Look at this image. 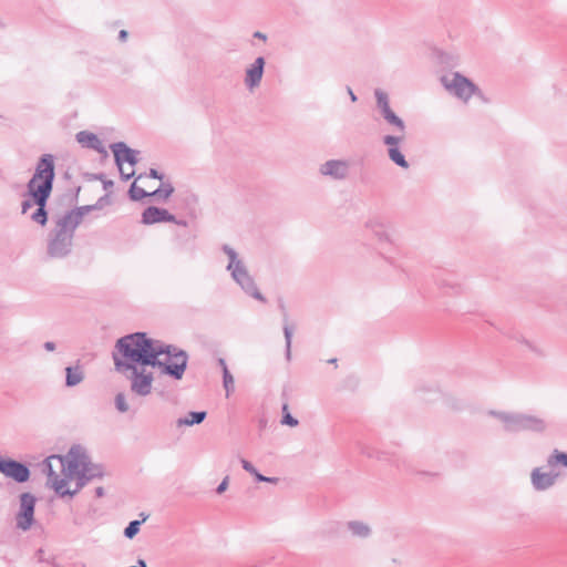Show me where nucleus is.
Here are the masks:
<instances>
[{"label":"nucleus","mask_w":567,"mask_h":567,"mask_svg":"<svg viewBox=\"0 0 567 567\" xmlns=\"http://www.w3.org/2000/svg\"><path fill=\"white\" fill-rule=\"evenodd\" d=\"M54 157L51 154H44L37 163L35 172L29 181L27 187L29 193L51 195L54 182Z\"/></svg>","instance_id":"obj_5"},{"label":"nucleus","mask_w":567,"mask_h":567,"mask_svg":"<svg viewBox=\"0 0 567 567\" xmlns=\"http://www.w3.org/2000/svg\"><path fill=\"white\" fill-rule=\"evenodd\" d=\"M128 195L132 200L137 202L145 197H150V192H146L144 188L138 187L136 185V182H134L128 189Z\"/></svg>","instance_id":"obj_28"},{"label":"nucleus","mask_w":567,"mask_h":567,"mask_svg":"<svg viewBox=\"0 0 567 567\" xmlns=\"http://www.w3.org/2000/svg\"><path fill=\"white\" fill-rule=\"evenodd\" d=\"M44 349L47 351H53L55 349V343L52 342V341H47L44 344H43Z\"/></svg>","instance_id":"obj_40"},{"label":"nucleus","mask_w":567,"mask_h":567,"mask_svg":"<svg viewBox=\"0 0 567 567\" xmlns=\"http://www.w3.org/2000/svg\"><path fill=\"white\" fill-rule=\"evenodd\" d=\"M76 142L81 144L83 147L89 150L96 151L104 156L107 155V152L102 143V141L94 133L87 131H80L75 135Z\"/></svg>","instance_id":"obj_17"},{"label":"nucleus","mask_w":567,"mask_h":567,"mask_svg":"<svg viewBox=\"0 0 567 567\" xmlns=\"http://www.w3.org/2000/svg\"><path fill=\"white\" fill-rule=\"evenodd\" d=\"M265 482L275 484V483L278 482V477H268V476H266V481Z\"/></svg>","instance_id":"obj_47"},{"label":"nucleus","mask_w":567,"mask_h":567,"mask_svg":"<svg viewBox=\"0 0 567 567\" xmlns=\"http://www.w3.org/2000/svg\"><path fill=\"white\" fill-rule=\"evenodd\" d=\"M206 412L205 411H193L189 412L187 416L179 417L176 421L177 426H192L195 424H200L206 419Z\"/></svg>","instance_id":"obj_25"},{"label":"nucleus","mask_w":567,"mask_h":567,"mask_svg":"<svg viewBox=\"0 0 567 567\" xmlns=\"http://www.w3.org/2000/svg\"><path fill=\"white\" fill-rule=\"evenodd\" d=\"M113 353L115 369L118 372L131 371V391L140 396L152 392L154 377L146 367L157 368L161 374L181 380L186 371L188 354L186 351L148 338L145 332H135L120 338Z\"/></svg>","instance_id":"obj_1"},{"label":"nucleus","mask_w":567,"mask_h":567,"mask_svg":"<svg viewBox=\"0 0 567 567\" xmlns=\"http://www.w3.org/2000/svg\"><path fill=\"white\" fill-rule=\"evenodd\" d=\"M265 58L258 56L246 69L244 83L249 91H254L256 87L260 85L265 71Z\"/></svg>","instance_id":"obj_14"},{"label":"nucleus","mask_w":567,"mask_h":567,"mask_svg":"<svg viewBox=\"0 0 567 567\" xmlns=\"http://www.w3.org/2000/svg\"><path fill=\"white\" fill-rule=\"evenodd\" d=\"M279 308H280V310L282 312V317H284V334H285V340H286V357L289 360L290 355H291V340H292L293 329L288 323V313H287L284 301L279 302Z\"/></svg>","instance_id":"obj_21"},{"label":"nucleus","mask_w":567,"mask_h":567,"mask_svg":"<svg viewBox=\"0 0 567 567\" xmlns=\"http://www.w3.org/2000/svg\"><path fill=\"white\" fill-rule=\"evenodd\" d=\"M92 207L93 206H91V205L78 207L75 209L68 212L60 218L63 219L65 223H68L71 227L76 229V227L82 221L84 215L87 214L89 212H91Z\"/></svg>","instance_id":"obj_20"},{"label":"nucleus","mask_w":567,"mask_h":567,"mask_svg":"<svg viewBox=\"0 0 567 567\" xmlns=\"http://www.w3.org/2000/svg\"><path fill=\"white\" fill-rule=\"evenodd\" d=\"M173 223L178 226H183V227H186L188 225V223L185 219H177L176 217H175V221H173Z\"/></svg>","instance_id":"obj_44"},{"label":"nucleus","mask_w":567,"mask_h":567,"mask_svg":"<svg viewBox=\"0 0 567 567\" xmlns=\"http://www.w3.org/2000/svg\"><path fill=\"white\" fill-rule=\"evenodd\" d=\"M347 527L353 537L368 538L371 535L370 526L361 520H350Z\"/></svg>","instance_id":"obj_22"},{"label":"nucleus","mask_w":567,"mask_h":567,"mask_svg":"<svg viewBox=\"0 0 567 567\" xmlns=\"http://www.w3.org/2000/svg\"><path fill=\"white\" fill-rule=\"evenodd\" d=\"M281 423L289 426H296L298 425V420L293 417L290 413H286L282 416Z\"/></svg>","instance_id":"obj_34"},{"label":"nucleus","mask_w":567,"mask_h":567,"mask_svg":"<svg viewBox=\"0 0 567 567\" xmlns=\"http://www.w3.org/2000/svg\"><path fill=\"white\" fill-rule=\"evenodd\" d=\"M127 35H128L127 31L121 30L118 33L120 41L124 42L127 39Z\"/></svg>","instance_id":"obj_43"},{"label":"nucleus","mask_w":567,"mask_h":567,"mask_svg":"<svg viewBox=\"0 0 567 567\" xmlns=\"http://www.w3.org/2000/svg\"><path fill=\"white\" fill-rule=\"evenodd\" d=\"M48 484L61 496L75 495L87 482L103 476V468L93 464L80 445L70 449L68 455H52L45 460Z\"/></svg>","instance_id":"obj_2"},{"label":"nucleus","mask_w":567,"mask_h":567,"mask_svg":"<svg viewBox=\"0 0 567 567\" xmlns=\"http://www.w3.org/2000/svg\"><path fill=\"white\" fill-rule=\"evenodd\" d=\"M218 364L220 365L223 372L225 371V368H227L226 361L223 358L218 359Z\"/></svg>","instance_id":"obj_46"},{"label":"nucleus","mask_w":567,"mask_h":567,"mask_svg":"<svg viewBox=\"0 0 567 567\" xmlns=\"http://www.w3.org/2000/svg\"><path fill=\"white\" fill-rule=\"evenodd\" d=\"M165 221H175V216L165 208L148 206L142 213L141 223L144 225H153Z\"/></svg>","instance_id":"obj_15"},{"label":"nucleus","mask_w":567,"mask_h":567,"mask_svg":"<svg viewBox=\"0 0 567 567\" xmlns=\"http://www.w3.org/2000/svg\"><path fill=\"white\" fill-rule=\"evenodd\" d=\"M143 177H151V178H155V179H159L161 182H163L164 179V175L161 174L157 169L155 168H151L148 174H140L136 179H142Z\"/></svg>","instance_id":"obj_33"},{"label":"nucleus","mask_w":567,"mask_h":567,"mask_svg":"<svg viewBox=\"0 0 567 567\" xmlns=\"http://www.w3.org/2000/svg\"><path fill=\"white\" fill-rule=\"evenodd\" d=\"M114 403H115L116 410L121 413H125L130 409L128 404L126 402V398H125L124 393H122V392H120L115 395Z\"/></svg>","instance_id":"obj_31"},{"label":"nucleus","mask_w":567,"mask_h":567,"mask_svg":"<svg viewBox=\"0 0 567 567\" xmlns=\"http://www.w3.org/2000/svg\"><path fill=\"white\" fill-rule=\"evenodd\" d=\"M99 178L103 182L104 189H107V188H110V187H112L114 185V183L112 181L104 179L103 175H101Z\"/></svg>","instance_id":"obj_39"},{"label":"nucleus","mask_w":567,"mask_h":567,"mask_svg":"<svg viewBox=\"0 0 567 567\" xmlns=\"http://www.w3.org/2000/svg\"><path fill=\"white\" fill-rule=\"evenodd\" d=\"M223 251L228 256L229 262L227 270L230 271L231 278L240 286V288L250 297L265 302L266 299L258 290L254 278L249 275L243 260L238 258L237 252L229 245L223 246Z\"/></svg>","instance_id":"obj_3"},{"label":"nucleus","mask_w":567,"mask_h":567,"mask_svg":"<svg viewBox=\"0 0 567 567\" xmlns=\"http://www.w3.org/2000/svg\"><path fill=\"white\" fill-rule=\"evenodd\" d=\"M488 414L498 419L503 423L506 432L516 433L530 431L542 433L547 427V423L544 419L530 414L497 411H489Z\"/></svg>","instance_id":"obj_4"},{"label":"nucleus","mask_w":567,"mask_h":567,"mask_svg":"<svg viewBox=\"0 0 567 567\" xmlns=\"http://www.w3.org/2000/svg\"><path fill=\"white\" fill-rule=\"evenodd\" d=\"M443 87L454 97L467 103L473 95L482 97L480 87L460 72H450L440 79Z\"/></svg>","instance_id":"obj_7"},{"label":"nucleus","mask_w":567,"mask_h":567,"mask_svg":"<svg viewBox=\"0 0 567 567\" xmlns=\"http://www.w3.org/2000/svg\"><path fill=\"white\" fill-rule=\"evenodd\" d=\"M386 260H388V262H389V264H391V265H393V266L395 265V264H394V261H393L392 259L386 258Z\"/></svg>","instance_id":"obj_50"},{"label":"nucleus","mask_w":567,"mask_h":567,"mask_svg":"<svg viewBox=\"0 0 567 567\" xmlns=\"http://www.w3.org/2000/svg\"><path fill=\"white\" fill-rule=\"evenodd\" d=\"M4 27H6L4 22L0 19V31H1L2 29H4Z\"/></svg>","instance_id":"obj_49"},{"label":"nucleus","mask_w":567,"mask_h":567,"mask_svg":"<svg viewBox=\"0 0 567 567\" xmlns=\"http://www.w3.org/2000/svg\"><path fill=\"white\" fill-rule=\"evenodd\" d=\"M223 385L226 391V396L228 398L234 391V378L228 368H225V371L223 372Z\"/></svg>","instance_id":"obj_30"},{"label":"nucleus","mask_w":567,"mask_h":567,"mask_svg":"<svg viewBox=\"0 0 567 567\" xmlns=\"http://www.w3.org/2000/svg\"><path fill=\"white\" fill-rule=\"evenodd\" d=\"M65 373V385L69 388L80 384L84 379V373L80 365L66 367Z\"/></svg>","instance_id":"obj_24"},{"label":"nucleus","mask_w":567,"mask_h":567,"mask_svg":"<svg viewBox=\"0 0 567 567\" xmlns=\"http://www.w3.org/2000/svg\"><path fill=\"white\" fill-rule=\"evenodd\" d=\"M404 141V134H386L382 136V143L388 147L389 158L401 168H409L405 156L400 151V144Z\"/></svg>","instance_id":"obj_12"},{"label":"nucleus","mask_w":567,"mask_h":567,"mask_svg":"<svg viewBox=\"0 0 567 567\" xmlns=\"http://www.w3.org/2000/svg\"><path fill=\"white\" fill-rule=\"evenodd\" d=\"M228 484H229V476H226L220 483L219 485L217 486L216 488V493L217 494H223L227 488H228Z\"/></svg>","instance_id":"obj_36"},{"label":"nucleus","mask_w":567,"mask_h":567,"mask_svg":"<svg viewBox=\"0 0 567 567\" xmlns=\"http://www.w3.org/2000/svg\"><path fill=\"white\" fill-rule=\"evenodd\" d=\"M254 38L260 39V40H262V41H266V40H267V35H266L265 33L260 32V31H256V32L254 33Z\"/></svg>","instance_id":"obj_41"},{"label":"nucleus","mask_w":567,"mask_h":567,"mask_svg":"<svg viewBox=\"0 0 567 567\" xmlns=\"http://www.w3.org/2000/svg\"><path fill=\"white\" fill-rule=\"evenodd\" d=\"M95 496L96 497L104 496V488L102 486H99V487L95 488Z\"/></svg>","instance_id":"obj_45"},{"label":"nucleus","mask_w":567,"mask_h":567,"mask_svg":"<svg viewBox=\"0 0 567 567\" xmlns=\"http://www.w3.org/2000/svg\"><path fill=\"white\" fill-rule=\"evenodd\" d=\"M37 498L33 494L25 492L20 495V506L16 515V527L23 532L29 530L34 523V509Z\"/></svg>","instance_id":"obj_10"},{"label":"nucleus","mask_w":567,"mask_h":567,"mask_svg":"<svg viewBox=\"0 0 567 567\" xmlns=\"http://www.w3.org/2000/svg\"><path fill=\"white\" fill-rule=\"evenodd\" d=\"M350 164L346 159H329L319 167L322 176L330 177L334 181H343L349 176Z\"/></svg>","instance_id":"obj_13"},{"label":"nucleus","mask_w":567,"mask_h":567,"mask_svg":"<svg viewBox=\"0 0 567 567\" xmlns=\"http://www.w3.org/2000/svg\"><path fill=\"white\" fill-rule=\"evenodd\" d=\"M174 193V187L169 182H162L161 186L150 192V197L157 203H165Z\"/></svg>","instance_id":"obj_23"},{"label":"nucleus","mask_w":567,"mask_h":567,"mask_svg":"<svg viewBox=\"0 0 567 567\" xmlns=\"http://www.w3.org/2000/svg\"><path fill=\"white\" fill-rule=\"evenodd\" d=\"M0 473L17 483L29 481L31 472L29 467L16 460L0 457Z\"/></svg>","instance_id":"obj_11"},{"label":"nucleus","mask_w":567,"mask_h":567,"mask_svg":"<svg viewBox=\"0 0 567 567\" xmlns=\"http://www.w3.org/2000/svg\"><path fill=\"white\" fill-rule=\"evenodd\" d=\"M547 464L550 467H554L558 464L567 467V453L554 450V452L547 458Z\"/></svg>","instance_id":"obj_27"},{"label":"nucleus","mask_w":567,"mask_h":567,"mask_svg":"<svg viewBox=\"0 0 567 567\" xmlns=\"http://www.w3.org/2000/svg\"><path fill=\"white\" fill-rule=\"evenodd\" d=\"M519 341L522 343H524L530 351L535 352L536 354L544 355V353H545L544 349L539 344H537L533 341L526 340L524 338L520 339Z\"/></svg>","instance_id":"obj_32"},{"label":"nucleus","mask_w":567,"mask_h":567,"mask_svg":"<svg viewBox=\"0 0 567 567\" xmlns=\"http://www.w3.org/2000/svg\"><path fill=\"white\" fill-rule=\"evenodd\" d=\"M32 207V203L30 200H23L21 204L22 214H25Z\"/></svg>","instance_id":"obj_38"},{"label":"nucleus","mask_w":567,"mask_h":567,"mask_svg":"<svg viewBox=\"0 0 567 567\" xmlns=\"http://www.w3.org/2000/svg\"><path fill=\"white\" fill-rule=\"evenodd\" d=\"M137 565H138L137 567H146L145 560L141 559V558L137 560Z\"/></svg>","instance_id":"obj_48"},{"label":"nucleus","mask_w":567,"mask_h":567,"mask_svg":"<svg viewBox=\"0 0 567 567\" xmlns=\"http://www.w3.org/2000/svg\"><path fill=\"white\" fill-rule=\"evenodd\" d=\"M373 94L375 97L378 118L382 120L388 125L389 130L405 134L406 125L391 107L389 94L381 89H375Z\"/></svg>","instance_id":"obj_8"},{"label":"nucleus","mask_w":567,"mask_h":567,"mask_svg":"<svg viewBox=\"0 0 567 567\" xmlns=\"http://www.w3.org/2000/svg\"><path fill=\"white\" fill-rule=\"evenodd\" d=\"M347 91H348V94H349V96H350V100H351L352 102H357L358 97H357V95L354 94V92L352 91V89L348 86V87H347Z\"/></svg>","instance_id":"obj_42"},{"label":"nucleus","mask_w":567,"mask_h":567,"mask_svg":"<svg viewBox=\"0 0 567 567\" xmlns=\"http://www.w3.org/2000/svg\"><path fill=\"white\" fill-rule=\"evenodd\" d=\"M558 474L553 472H542L536 467L530 473V482L535 491L543 492L555 485Z\"/></svg>","instance_id":"obj_16"},{"label":"nucleus","mask_w":567,"mask_h":567,"mask_svg":"<svg viewBox=\"0 0 567 567\" xmlns=\"http://www.w3.org/2000/svg\"><path fill=\"white\" fill-rule=\"evenodd\" d=\"M130 567H137V566H130Z\"/></svg>","instance_id":"obj_52"},{"label":"nucleus","mask_w":567,"mask_h":567,"mask_svg":"<svg viewBox=\"0 0 567 567\" xmlns=\"http://www.w3.org/2000/svg\"><path fill=\"white\" fill-rule=\"evenodd\" d=\"M33 198V204L37 205V209L32 213L31 219L41 225L44 226L48 221V213L45 209L47 202L50 197V195L45 194L43 196H40L39 194L29 193Z\"/></svg>","instance_id":"obj_18"},{"label":"nucleus","mask_w":567,"mask_h":567,"mask_svg":"<svg viewBox=\"0 0 567 567\" xmlns=\"http://www.w3.org/2000/svg\"><path fill=\"white\" fill-rule=\"evenodd\" d=\"M75 229L60 217L49 235L47 252L49 257L60 259L66 257L72 249Z\"/></svg>","instance_id":"obj_6"},{"label":"nucleus","mask_w":567,"mask_h":567,"mask_svg":"<svg viewBox=\"0 0 567 567\" xmlns=\"http://www.w3.org/2000/svg\"><path fill=\"white\" fill-rule=\"evenodd\" d=\"M141 519H135L128 523V525L124 529V536L128 539L134 538L138 532L141 525L148 518V515L145 513L140 514Z\"/></svg>","instance_id":"obj_26"},{"label":"nucleus","mask_w":567,"mask_h":567,"mask_svg":"<svg viewBox=\"0 0 567 567\" xmlns=\"http://www.w3.org/2000/svg\"><path fill=\"white\" fill-rule=\"evenodd\" d=\"M440 286H441V287H450V288H452L455 292H458V291L461 290V285H458V284H452V282H450V281H447V280H442V281L440 282Z\"/></svg>","instance_id":"obj_37"},{"label":"nucleus","mask_w":567,"mask_h":567,"mask_svg":"<svg viewBox=\"0 0 567 567\" xmlns=\"http://www.w3.org/2000/svg\"><path fill=\"white\" fill-rule=\"evenodd\" d=\"M114 154V161L123 181H128L135 175L134 166L138 163L140 152L128 147L124 142L110 145Z\"/></svg>","instance_id":"obj_9"},{"label":"nucleus","mask_w":567,"mask_h":567,"mask_svg":"<svg viewBox=\"0 0 567 567\" xmlns=\"http://www.w3.org/2000/svg\"><path fill=\"white\" fill-rule=\"evenodd\" d=\"M365 228L370 230L380 243H391L388 227L380 218L374 217L367 220Z\"/></svg>","instance_id":"obj_19"},{"label":"nucleus","mask_w":567,"mask_h":567,"mask_svg":"<svg viewBox=\"0 0 567 567\" xmlns=\"http://www.w3.org/2000/svg\"><path fill=\"white\" fill-rule=\"evenodd\" d=\"M109 202H110L109 195L102 196L94 205H92L93 206L92 210L103 208V206L109 204Z\"/></svg>","instance_id":"obj_35"},{"label":"nucleus","mask_w":567,"mask_h":567,"mask_svg":"<svg viewBox=\"0 0 567 567\" xmlns=\"http://www.w3.org/2000/svg\"><path fill=\"white\" fill-rule=\"evenodd\" d=\"M240 463L243 468L249 474L254 475L257 482L266 481V476L260 474L249 461L241 458Z\"/></svg>","instance_id":"obj_29"},{"label":"nucleus","mask_w":567,"mask_h":567,"mask_svg":"<svg viewBox=\"0 0 567 567\" xmlns=\"http://www.w3.org/2000/svg\"><path fill=\"white\" fill-rule=\"evenodd\" d=\"M336 362H337V359L329 360V363H336Z\"/></svg>","instance_id":"obj_51"}]
</instances>
